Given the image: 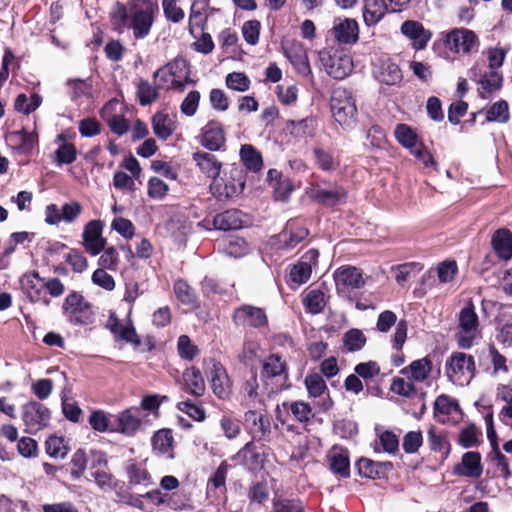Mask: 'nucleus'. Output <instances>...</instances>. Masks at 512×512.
Masks as SVG:
<instances>
[{
	"instance_id": "58836bf2",
	"label": "nucleus",
	"mask_w": 512,
	"mask_h": 512,
	"mask_svg": "<svg viewBox=\"0 0 512 512\" xmlns=\"http://www.w3.org/2000/svg\"><path fill=\"white\" fill-rule=\"evenodd\" d=\"M397 141L406 148L413 149L418 144L415 132L406 124H398L394 131Z\"/></svg>"
},
{
	"instance_id": "4c0bfd02",
	"label": "nucleus",
	"mask_w": 512,
	"mask_h": 512,
	"mask_svg": "<svg viewBox=\"0 0 512 512\" xmlns=\"http://www.w3.org/2000/svg\"><path fill=\"white\" fill-rule=\"evenodd\" d=\"M166 72L173 78H189V70L187 62L184 59H175L173 62L168 63L164 68L155 72L154 76L157 77L160 73Z\"/></svg>"
},
{
	"instance_id": "2eb2a0df",
	"label": "nucleus",
	"mask_w": 512,
	"mask_h": 512,
	"mask_svg": "<svg viewBox=\"0 0 512 512\" xmlns=\"http://www.w3.org/2000/svg\"><path fill=\"white\" fill-rule=\"evenodd\" d=\"M401 33L412 41V46L416 50L424 49L432 36L429 30H426L420 22L414 20L403 22Z\"/></svg>"
},
{
	"instance_id": "6ab92c4d",
	"label": "nucleus",
	"mask_w": 512,
	"mask_h": 512,
	"mask_svg": "<svg viewBox=\"0 0 512 512\" xmlns=\"http://www.w3.org/2000/svg\"><path fill=\"white\" fill-rule=\"evenodd\" d=\"M140 425V419L130 409H127L114 416L111 432L132 436L139 429Z\"/></svg>"
},
{
	"instance_id": "e2e57ef3",
	"label": "nucleus",
	"mask_w": 512,
	"mask_h": 512,
	"mask_svg": "<svg viewBox=\"0 0 512 512\" xmlns=\"http://www.w3.org/2000/svg\"><path fill=\"white\" fill-rule=\"evenodd\" d=\"M162 7L165 17L174 22L178 23L184 18V11L177 6L176 0H163Z\"/></svg>"
},
{
	"instance_id": "c03bdc74",
	"label": "nucleus",
	"mask_w": 512,
	"mask_h": 512,
	"mask_svg": "<svg viewBox=\"0 0 512 512\" xmlns=\"http://www.w3.org/2000/svg\"><path fill=\"white\" fill-rule=\"evenodd\" d=\"M226 85L229 89L238 92H245L250 87L249 78L241 72H232L226 76Z\"/></svg>"
},
{
	"instance_id": "13d9d810",
	"label": "nucleus",
	"mask_w": 512,
	"mask_h": 512,
	"mask_svg": "<svg viewBox=\"0 0 512 512\" xmlns=\"http://www.w3.org/2000/svg\"><path fill=\"white\" fill-rule=\"evenodd\" d=\"M305 385L312 397L320 396L326 389V383L319 374H311L305 378Z\"/></svg>"
},
{
	"instance_id": "393cba45",
	"label": "nucleus",
	"mask_w": 512,
	"mask_h": 512,
	"mask_svg": "<svg viewBox=\"0 0 512 512\" xmlns=\"http://www.w3.org/2000/svg\"><path fill=\"white\" fill-rule=\"evenodd\" d=\"M184 389L197 397L205 393V382L199 369L188 368L183 373Z\"/></svg>"
},
{
	"instance_id": "de8ad7c7",
	"label": "nucleus",
	"mask_w": 512,
	"mask_h": 512,
	"mask_svg": "<svg viewBox=\"0 0 512 512\" xmlns=\"http://www.w3.org/2000/svg\"><path fill=\"white\" fill-rule=\"evenodd\" d=\"M102 255L98 260V265L102 269L116 271L119 264V255L115 247L104 248Z\"/></svg>"
},
{
	"instance_id": "a211bd4d",
	"label": "nucleus",
	"mask_w": 512,
	"mask_h": 512,
	"mask_svg": "<svg viewBox=\"0 0 512 512\" xmlns=\"http://www.w3.org/2000/svg\"><path fill=\"white\" fill-rule=\"evenodd\" d=\"M237 464L244 465L248 470L254 471L262 467L264 457L253 442H248L234 457Z\"/></svg>"
},
{
	"instance_id": "3c124183",
	"label": "nucleus",
	"mask_w": 512,
	"mask_h": 512,
	"mask_svg": "<svg viewBox=\"0 0 512 512\" xmlns=\"http://www.w3.org/2000/svg\"><path fill=\"white\" fill-rule=\"evenodd\" d=\"M173 442L172 432L169 429H162L153 436L152 443L155 450L165 453L169 450Z\"/></svg>"
},
{
	"instance_id": "e433bc0d",
	"label": "nucleus",
	"mask_w": 512,
	"mask_h": 512,
	"mask_svg": "<svg viewBox=\"0 0 512 512\" xmlns=\"http://www.w3.org/2000/svg\"><path fill=\"white\" fill-rule=\"evenodd\" d=\"M487 435H488V438L490 439L491 444L493 446L494 460L497 462V466L501 470L500 477L506 478L509 476L508 463L506 461V457L498 449V445L496 443V433L492 426V417L491 416H490V425L487 429Z\"/></svg>"
},
{
	"instance_id": "338daca9",
	"label": "nucleus",
	"mask_w": 512,
	"mask_h": 512,
	"mask_svg": "<svg viewBox=\"0 0 512 512\" xmlns=\"http://www.w3.org/2000/svg\"><path fill=\"white\" fill-rule=\"evenodd\" d=\"M178 352L182 358L192 360L198 353V348L191 343L187 335H181L178 339Z\"/></svg>"
},
{
	"instance_id": "f8f14e48",
	"label": "nucleus",
	"mask_w": 512,
	"mask_h": 512,
	"mask_svg": "<svg viewBox=\"0 0 512 512\" xmlns=\"http://www.w3.org/2000/svg\"><path fill=\"white\" fill-rule=\"evenodd\" d=\"M283 413L291 414L295 420L306 423L313 417V412L308 403L303 401L284 402L282 406H277L276 417L282 423L287 422Z\"/></svg>"
},
{
	"instance_id": "5fc2aeb1",
	"label": "nucleus",
	"mask_w": 512,
	"mask_h": 512,
	"mask_svg": "<svg viewBox=\"0 0 512 512\" xmlns=\"http://www.w3.org/2000/svg\"><path fill=\"white\" fill-rule=\"evenodd\" d=\"M261 24L258 20H249L242 26V34L245 41L250 45H256L259 41Z\"/></svg>"
},
{
	"instance_id": "f704fd0d",
	"label": "nucleus",
	"mask_w": 512,
	"mask_h": 512,
	"mask_svg": "<svg viewBox=\"0 0 512 512\" xmlns=\"http://www.w3.org/2000/svg\"><path fill=\"white\" fill-rule=\"evenodd\" d=\"M36 281H43V279L39 277V274L36 271L26 273L20 278L22 289L33 302L38 301L40 298L41 288L37 286Z\"/></svg>"
},
{
	"instance_id": "2f4dec72",
	"label": "nucleus",
	"mask_w": 512,
	"mask_h": 512,
	"mask_svg": "<svg viewBox=\"0 0 512 512\" xmlns=\"http://www.w3.org/2000/svg\"><path fill=\"white\" fill-rule=\"evenodd\" d=\"M334 279L338 294L350 300L352 297V269L349 266L340 267L334 273Z\"/></svg>"
},
{
	"instance_id": "412c9836",
	"label": "nucleus",
	"mask_w": 512,
	"mask_h": 512,
	"mask_svg": "<svg viewBox=\"0 0 512 512\" xmlns=\"http://www.w3.org/2000/svg\"><path fill=\"white\" fill-rule=\"evenodd\" d=\"M326 68L330 76L342 80L352 73V56L336 52L330 56Z\"/></svg>"
},
{
	"instance_id": "aec40b11",
	"label": "nucleus",
	"mask_w": 512,
	"mask_h": 512,
	"mask_svg": "<svg viewBox=\"0 0 512 512\" xmlns=\"http://www.w3.org/2000/svg\"><path fill=\"white\" fill-rule=\"evenodd\" d=\"M456 475L460 477H479L482 473L481 455L478 452H466L461 463L454 468Z\"/></svg>"
},
{
	"instance_id": "603ef678",
	"label": "nucleus",
	"mask_w": 512,
	"mask_h": 512,
	"mask_svg": "<svg viewBox=\"0 0 512 512\" xmlns=\"http://www.w3.org/2000/svg\"><path fill=\"white\" fill-rule=\"evenodd\" d=\"M90 476L95 480H104L109 478L110 472L107 461L102 454H97L90 467Z\"/></svg>"
},
{
	"instance_id": "f03ea898",
	"label": "nucleus",
	"mask_w": 512,
	"mask_h": 512,
	"mask_svg": "<svg viewBox=\"0 0 512 512\" xmlns=\"http://www.w3.org/2000/svg\"><path fill=\"white\" fill-rule=\"evenodd\" d=\"M459 332L456 334L458 346L468 349L479 336V320L472 303H468L459 313Z\"/></svg>"
},
{
	"instance_id": "37998d69",
	"label": "nucleus",
	"mask_w": 512,
	"mask_h": 512,
	"mask_svg": "<svg viewBox=\"0 0 512 512\" xmlns=\"http://www.w3.org/2000/svg\"><path fill=\"white\" fill-rule=\"evenodd\" d=\"M89 424L97 432H106L111 431L113 422L104 411L96 410L89 416Z\"/></svg>"
},
{
	"instance_id": "9d476101",
	"label": "nucleus",
	"mask_w": 512,
	"mask_h": 512,
	"mask_svg": "<svg viewBox=\"0 0 512 512\" xmlns=\"http://www.w3.org/2000/svg\"><path fill=\"white\" fill-rule=\"evenodd\" d=\"M233 321L238 326L253 328L263 327L268 322L265 311L252 305H242L235 309Z\"/></svg>"
},
{
	"instance_id": "680f3d73",
	"label": "nucleus",
	"mask_w": 512,
	"mask_h": 512,
	"mask_svg": "<svg viewBox=\"0 0 512 512\" xmlns=\"http://www.w3.org/2000/svg\"><path fill=\"white\" fill-rule=\"evenodd\" d=\"M92 282L108 291H112L115 288V281L113 277L106 272V269H96L92 274Z\"/></svg>"
},
{
	"instance_id": "774afa93",
	"label": "nucleus",
	"mask_w": 512,
	"mask_h": 512,
	"mask_svg": "<svg viewBox=\"0 0 512 512\" xmlns=\"http://www.w3.org/2000/svg\"><path fill=\"white\" fill-rule=\"evenodd\" d=\"M66 261L72 267V270L76 273H82L88 267V261L86 257L77 250L70 251L66 256Z\"/></svg>"
},
{
	"instance_id": "a878e982",
	"label": "nucleus",
	"mask_w": 512,
	"mask_h": 512,
	"mask_svg": "<svg viewBox=\"0 0 512 512\" xmlns=\"http://www.w3.org/2000/svg\"><path fill=\"white\" fill-rule=\"evenodd\" d=\"M154 134L161 140H167L175 131L173 119L166 113L158 112L152 118Z\"/></svg>"
},
{
	"instance_id": "20e7f679",
	"label": "nucleus",
	"mask_w": 512,
	"mask_h": 512,
	"mask_svg": "<svg viewBox=\"0 0 512 512\" xmlns=\"http://www.w3.org/2000/svg\"><path fill=\"white\" fill-rule=\"evenodd\" d=\"M245 187V181L242 172L233 169L230 176L226 178H215L210 184L211 193L218 199L232 198L242 193Z\"/></svg>"
},
{
	"instance_id": "69168bd1",
	"label": "nucleus",
	"mask_w": 512,
	"mask_h": 512,
	"mask_svg": "<svg viewBox=\"0 0 512 512\" xmlns=\"http://www.w3.org/2000/svg\"><path fill=\"white\" fill-rule=\"evenodd\" d=\"M209 101L213 109L224 112L229 107V100L225 92L221 89L214 88L210 91Z\"/></svg>"
},
{
	"instance_id": "864d4df0",
	"label": "nucleus",
	"mask_w": 512,
	"mask_h": 512,
	"mask_svg": "<svg viewBox=\"0 0 512 512\" xmlns=\"http://www.w3.org/2000/svg\"><path fill=\"white\" fill-rule=\"evenodd\" d=\"M77 150L71 143L62 144L55 151V161L59 164H71L76 160Z\"/></svg>"
},
{
	"instance_id": "473e14b6",
	"label": "nucleus",
	"mask_w": 512,
	"mask_h": 512,
	"mask_svg": "<svg viewBox=\"0 0 512 512\" xmlns=\"http://www.w3.org/2000/svg\"><path fill=\"white\" fill-rule=\"evenodd\" d=\"M331 34L339 48L352 43V26L351 20L346 18L336 23L331 29Z\"/></svg>"
},
{
	"instance_id": "dca6fc26",
	"label": "nucleus",
	"mask_w": 512,
	"mask_h": 512,
	"mask_svg": "<svg viewBox=\"0 0 512 512\" xmlns=\"http://www.w3.org/2000/svg\"><path fill=\"white\" fill-rule=\"evenodd\" d=\"M358 474L361 477L375 480L376 478H388L393 469L391 462H374L367 458H361L356 463Z\"/></svg>"
},
{
	"instance_id": "49530a36",
	"label": "nucleus",
	"mask_w": 512,
	"mask_h": 512,
	"mask_svg": "<svg viewBox=\"0 0 512 512\" xmlns=\"http://www.w3.org/2000/svg\"><path fill=\"white\" fill-rule=\"evenodd\" d=\"M274 512H304L301 501L296 499H284L277 495L273 499Z\"/></svg>"
},
{
	"instance_id": "0eeeda50",
	"label": "nucleus",
	"mask_w": 512,
	"mask_h": 512,
	"mask_svg": "<svg viewBox=\"0 0 512 512\" xmlns=\"http://www.w3.org/2000/svg\"><path fill=\"white\" fill-rule=\"evenodd\" d=\"M204 363L213 393L221 399L227 398L230 395V381L225 368L214 359L205 360Z\"/></svg>"
},
{
	"instance_id": "6e6552de",
	"label": "nucleus",
	"mask_w": 512,
	"mask_h": 512,
	"mask_svg": "<svg viewBox=\"0 0 512 512\" xmlns=\"http://www.w3.org/2000/svg\"><path fill=\"white\" fill-rule=\"evenodd\" d=\"M330 107L335 121L343 128H349L351 125L352 101L350 96L346 95L345 89L338 87L333 91Z\"/></svg>"
},
{
	"instance_id": "4be33fe9",
	"label": "nucleus",
	"mask_w": 512,
	"mask_h": 512,
	"mask_svg": "<svg viewBox=\"0 0 512 512\" xmlns=\"http://www.w3.org/2000/svg\"><path fill=\"white\" fill-rule=\"evenodd\" d=\"M192 158L199 169L208 177L214 180L219 176L222 164L213 154L198 151L193 153Z\"/></svg>"
},
{
	"instance_id": "bb28decb",
	"label": "nucleus",
	"mask_w": 512,
	"mask_h": 512,
	"mask_svg": "<svg viewBox=\"0 0 512 512\" xmlns=\"http://www.w3.org/2000/svg\"><path fill=\"white\" fill-rule=\"evenodd\" d=\"M280 376L287 377L286 363L279 355L272 354L263 362L261 378L265 380Z\"/></svg>"
},
{
	"instance_id": "6e6d98bb",
	"label": "nucleus",
	"mask_w": 512,
	"mask_h": 512,
	"mask_svg": "<svg viewBox=\"0 0 512 512\" xmlns=\"http://www.w3.org/2000/svg\"><path fill=\"white\" fill-rule=\"evenodd\" d=\"M379 442L383 450L389 454H395L399 449V438L390 430H385L379 434Z\"/></svg>"
},
{
	"instance_id": "72a5a7b5",
	"label": "nucleus",
	"mask_w": 512,
	"mask_h": 512,
	"mask_svg": "<svg viewBox=\"0 0 512 512\" xmlns=\"http://www.w3.org/2000/svg\"><path fill=\"white\" fill-rule=\"evenodd\" d=\"M326 296L324 292L319 289L310 290L303 299V304L306 309L313 314L322 312L326 306Z\"/></svg>"
},
{
	"instance_id": "39448f33",
	"label": "nucleus",
	"mask_w": 512,
	"mask_h": 512,
	"mask_svg": "<svg viewBox=\"0 0 512 512\" xmlns=\"http://www.w3.org/2000/svg\"><path fill=\"white\" fill-rule=\"evenodd\" d=\"M474 370L473 357L462 352L453 353L446 362V374L453 382H461L464 378L469 380Z\"/></svg>"
},
{
	"instance_id": "1a4fd4ad",
	"label": "nucleus",
	"mask_w": 512,
	"mask_h": 512,
	"mask_svg": "<svg viewBox=\"0 0 512 512\" xmlns=\"http://www.w3.org/2000/svg\"><path fill=\"white\" fill-rule=\"evenodd\" d=\"M104 224L100 220L89 221L83 231V246L91 255H98L106 246V239L102 237Z\"/></svg>"
},
{
	"instance_id": "423d86ee",
	"label": "nucleus",
	"mask_w": 512,
	"mask_h": 512,
	"mask_svg": "<svg viewBox=\"0 0 512 512\" xmlns=\"http://www.w3.org/2000/svg\"><path fill=\"white\" fill-rule=\"evenodd\" d=\"M22 419L27 432H36L48 425L50 411L39 402H28L22 406Z\"/></svg>"
},
{
	"instance_id": "c9c22d12",
	"label": "nucleus",
	"mask_w": 512,
	"mask_h": 512,
	"mask_svg": "<svg viewBox=\"0 0 512 512\" xmlns=\"http://www.w3.org/2000/svg\"><path fill=\"white\" fill-rule=\"evenodd\" d=\"M410 370L411 376L414 380L422 382L424 381L432 370V363L428 358H422L413 361L409 367L401 370V373L405 374L407 370Z\"/></svg>"
},
{
	"instance_id": "f257e3e1",
	"label": "nucleus",
	"mask_w": 512,
	"mask_h": 512,
	"mask_svg": "<svg viewBox=\"0 0 512 512\" xmlns=\"http://www.w3.org/2000/svg\"><path fill=\"white\" fill-rule=\"evenodd\" d=\"M132 22L131 28L136 39L146 37L154 22V14L159 8L156 2L151 0H132Z\"/></svg>"
},
{
	"instance_id": "c756f323",
	"label": "nucleus",
	"mask_w": 512,
	"mask_h": 512,
	"mask_svg": "<svg viewBox=\"0 0 512 512\" xmlns=\"http://www.w3.org/2000/svg\"><path fill=\"white\" fill-rule=\"evenodd\" d=\"M240 158L245 167L252 172H258L263 167L261 153L250 144H244L241 146Z\"/></svg>"
},
{
	"instance_id": "a19ab883",
	"label": "nucleus",
	"mask_w": 512,
	"mask_h": 512,
	"mask_svg": "<svg viewBox=\"0 0 512 512\" xmlns=\"http://www.w3.org/2000/svg\"><path fill=\"white\" fill-rule=\"evenodd\" d=\"M46 452L53 458H64L68 453V447L63 437L50 436L45 442Z\"/></svg>"
},
{
	"instance_id": "cd10ccee",
	"label": "nucleus",
	"mask_w": 512,
	"mask_h": 512,
	"mask_svg": "<svg viewBox=\"0 0 512 512\" xmlns=\"http://www.w3.org/2000/svg\"><path fill=\"white\" fill-rule=\"evenodd\" d=\"M389 11L386 0H366L363 17L368 25L377 23Z\"/></svg>"
},
{
	"instance_id": "a18cd8bd",
	"label": "nucleus",
	"mask_w": 512,
	"mask_h": 512,
	"mask_svg": "<svg viewBox=\"0 0 512 512\" xmlns=\"http://www.w3.org/2000/svg\"><path fill=\"white\" fill-rule=\"evenodd\" d=\"M174 292L178 300L184 304H193L196 301V294L193 288L182 279H179L174 284Z\"/></svg>"
},
{
	"instance_id": "ddd939ff",
	"label": "nucleus",
	"mask_w": 512,
	"mask_h": 512,
	"mask_svg": "<svg viewBox=\"0 0 512 512\" xmlns=\"http://www.w3.org/2000/svg\"><path fill=\"white\" fill-rule=\"evenodd\" d=\"M374 75L376 79L387 85H397L403 79L399 66L388 57L379 58L374 64Z\"/></svg>"
},
{
	"instance_id": "b1692460",
	"label": "nucleus",
	"mask_w": 512,
	"mask_h": 512,
	"mask_svg": "<svg viewBox=\"0 0 512 512\" xmlns=\"http://www.w3.org/2000/svg\"><path fill=\"white\" fill-rule=\"evenodd\" d=\"M492 245L500 258L504 260L512 258V233L509 230H497L493 234Z\"/></svg>"
},
{
	"instance_id": "7ed1b4c3",
	"label": "nucleus",
	"mask_w": 512,
	"mask_h": 512,
	"mask_svg": "<svg viewBox=\"0 0 512 512\" xmlns=\"http://www.w3.org/2000/svg\"><path fill=\"white\" fill-rule=\"evenodd\" d=\"M63 311L74 325H88L93 322L91 305L80 293L72 292L66 297Z\"/></svg>"
},
{
	"instance_id": "4d7b16f0",
	"label": "nucleus",
	"mask_w": 512,
	"mask_h": 512,
	"mask_svg": "<svg viewBox=\"0 0 512 512\" xmlns=\"http://www.w3.org/2000/svg\"><path fill=\"white\" fill-rule=\"evenodd\" d=\"M479 435L480 432L474 425H471L461 430L458 442L464 448L475 447L479 444Z\"/></svg>"
},
{
	"instance_id": "8fccbe9b",
	"label": "nucleus",
	"mask_w": 512,
	"mask_h": 512,
	"mask_svg": "<svg viewBox=\"0 0 512 512\" xmlns=\"http://www.w3.org/2000/svg\"><path fill=\"white\" fill-rule=\"evenodd\" d=\"M308 236V230L304 227L296 228L295 230H290L289 232L285 230L280 234L281 241L285 244L286 247L293 248L298 245L301 241H303Z\"/></svg>"
},
{
	"instance_id": "5701e85b",
	"label": "nucleus",
	"mask_w": 512,
	"mask_h": 512,
	"mask_svg": "<svg viewBox=\"0 0 512 512\" xmlns=\"http://www.w3.org/2000/svg\"><path fill=\"white\" fill-rule=\"evenodd\" d=\"M213 225L223 231L240 229L243 225L242 214L236 209L226 210L214 217Z\"/></svg>"
},
{
	"instance_id": "7c9ffc66",
	"label": "nucleus",
	"mask_w": 512,
	"mask_h": 512,
	"mask_svg": "<svg viewBox=\"0 0 512 512\" xmlns=\"http://www.w3.org/2000/svg\"><path fill=\"white\" fill-rule=\"evenodd\" d=\"M330 466L331 469L338 474L340 477H348L349 476V453L348 451H343L337 447H334L330 454Z\"/></svg>"
},
{
	"instance_id": "9b49d317",
	"label": "nucleus",
	"mask_w": 512,
	"mask_h": 512,
	"mask_svg": "<svg viewBox=\"0 0 512 512\" xmlns=\"http://www.w3.org/2000/svg\"><path fill=\"white\" fill-rule=\"evenodd\" d=\"M476 42V34L473 31L465 28L452 30L448 33L446 38V45L451 51L456 53L461 51L463 53H469Z\"/></svg>"
},
{
	"instance_id": "09e8293b",
	"label": "nucleus",
	"mask_w": 512,
	"mask_h": 512,
	"mask_svg": "<svg viewBox=\"0 0 512 512\" xmlns=\"http://www.w3.org/2000/svg\"><path fill=\"white\" fill-rule=\"evenodd\" d=\"M486 119L488 121H498L504 123L509 119L508 104L501 100L494 103L487 111Z\"/></svg>"
},
{
	"instance_id": "f3484780",
	"label": "nucleus",
	"mask_w": 512,
	"mask_h": 512,
	"mask_svg": "<svg viewBox=\"0 0 512 512\" xmlns=\"http://www.w3.org/2000/svg\"><path fill=\"white\" fill-rule=\"evenodd\" d=\"M244 423L254 437L267 439L271 433V424L267 416L249 410L244 415Z\"/></svg>"
},
{
	"instance_id": "79ce46f5",
	"label": "nucleus",
	"mask_w": 512,
	"mask_h": 512,
	"mask_svg": "<svg viewBox=\"0 0 512 512\" xmlns=\"http://www.w3.org/2000/svg\"><path fill=\"white\" fill-rule=\"evenodd\" d=\"M312 273V264L310 262L299 261L290 270V278L296 284L307 282Z\"/></svg>"
},
{
	"instance_id": "c85d7f7f",
	"label": "nucleus",
	"mask_w": 512,
	"mask_h": 512,
	"mask_svg": "<svg viewBox=\"0 0 512 512\" xmlns=\"http://www.w3.org/2000/svg\"><path fill=\"white\" fill-rule=\"evenodd\" d=\"M503 76L497 71H490L485 73L478 81L479 94L483 99H487L488 96L498 91L502 87Z\"/></svg>"
},
{
	"instance_id": "ea45409f",
	"label": "nucleus",
	"mask_w": 512,
	"mask_h": 512,
	"mask_svg": "<svg viewBox=\"0 0 512 512\" xmlns=\"http://www.w3.org/2000/svg\"><path fill=\"white\" fill-rule=\"evenodd\" d=\"M137 97L142 106L149 105L158 98V88L146 80H141L137 85Z\"/></svg>"
},
{
	"instance_id": "0e129e2a",
	"label": "nucleus",
	"mask_w": 512,
	"mask_h": 512,
	"mask_svg": "<svg viewBox=\"0 0 512 512\" xmlns=\"http://www.w3.org/2000/svg\"><path fill=\"white\" fill-rule=\"evenodd\" d=\"M457 406V402L445 394L439 395L434 402L435 411L443 415H450Z\"/></svg>"
},
{
	"instance_id": "4468645a",
	"label": "nucleus",
	"mask_w": 512,
	"mask_h": 512,
	"mask_svg": "<svg viewBox=\"0 0 512 512\" xmlns=\"http://www.w3.org/2000/svg\"><path fill=\"white\" fill-rule=\"evenodd\" d=\"M222 124L217 120L209 121L201 133V145L210 151H218L225 144Z\"/></svg>"
},
{
	"instance_id": "052dcab7",
	"label": "nucleus",
	"mask_w": 512,
	"mask_h": 512,
	"mask_svg": "<svg viewBox=\"0 0 512 512\" xmlns=\"http://www.w3.org/2000/svg\"><path fill=\"white\" fill-rule=\"evenodd\" d=\"M391 391L404 397H411L416 393L415 385L403 378L396 377L392 380Z\"/></svg>"
},
{
	"instance_id": "bf43d9fd",
	"label": "nucleus",
	"mask_w": 512,
	"mask_h": 512,
	"mask_svg": "<svg viewBox=\"0 0 512 512\" xmlns=\"http://www.w3.org/2000/svg\"><path fill=\"white\" fill-rule=\"evenodd\" d=\"M11 136L19 143L20 149L24 152L31 151L38 138L36 133H29L25 130L13 132Z\"/></svg>"
}]
</instances>
